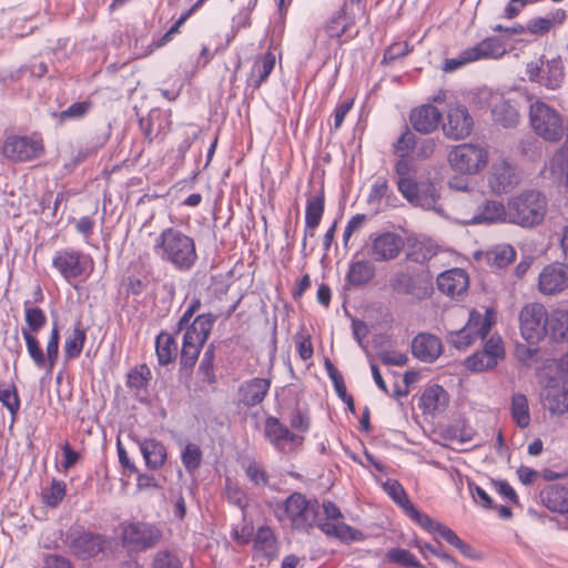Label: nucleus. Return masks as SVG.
<instances>
[{
    "label": "nucleus",
    "instance_id": "f3484780",
    "mask_svg": "<svg viewBox=\"0 0 568 568\" xmlns=\"http://www.w3.org/2000/svg\"><path fill=\"white\" fill-rule=\"evenodd\" d=\"M473 129L474 119L468 109L459 103L450 104L443 123L444 134L452 140H464L471 134Z\"/></svg>",
    "mask_w": 568,
    "mask_h": 568
},
{
    "label": "nucleus",
    "instance_id": "3c124183",
    "mask_svg": "<svg viewBox=\"0 0 568 568\" xmlns=\"http://www.w3.org/2000/svg\"><path fill=\"white\" fill-rule=\"evenodd\" d=\"M484 354L490 361L488 364L497 366L498 362L505 357V346L499 335H491L485 343Z\"/></svg>",
    "mask_w": 568,
    "mask_h": 568
},
{
    "label": "nucleus",
    "instance_id": "0e129e2a",
    "mask_svg": "<svg viewBox=\"0 0 568 568\" xmlns=\"http://www.w3.org/2000/svg\"><path fill=\"white\" fill-rule=\"evenodd\" d=\"M354 100L353 99H345L344 101L339 102L334 110V129L337 130L343 124L345 116L353 108Z\"/></svg>",
    "mask_w": 568,
    "mask_h": 568
},
{
    "label": "nucleus",
    "instance_id": "ddd939ff",
    "mask_svg": "<svg viewBox=\"0 0 568 568\" xmlns=\"http://www.w3.org/2000/svg\"><path fill=\"white\" fill-rule=\"evenodd\" d=\"M520 333L530 345L538 344L547 335L548 313L539 303L527 304L519 314Z\"/></svg>",
    "mask_w": 568,
    "mask_h": 568
},
{
    "label": "nucleus",
    "instance_id": "6ab92c4d",
    "mask_svg": "<svg viewBox=\"0 0 568 568\" xmlns=\"http://www.w3.org/2000/svg\"><path fill=\"white\" fill-rule=\"evenodd\" d=\"M369 255L376 262L395 260L404 247V239L394 232L371 234Z\"/></svg>",
    "mask_w": 568,
    "mask_h": 568
},
{
    "label": "nucleus",
    "instance_id": "f8f14e48",
    "mask_svg": "<svg viewBox=\"0 0 568 568\" xmlns=\"http://www.w3.org/2000/svg\"><path fill=\"white\" fill-rule=\"evenodd\" d=\"M161 538V530L149 523H124L121 531L122 546L130 552L153 548Z\"/></svg>",
    "mask_w": 568,
    "mask_h": 568
},
{
    "label": "nucleus",
    "instance_id": "473e14b6",
    "mask_svg": "<svg viewBox=\"0 0 568 568\" xmlns=\"http://www.w3.org/2000/svg\"><path fill=\"white\" fill-rule=\"evenodd\" d=\"M505 48L496 38H487L471 48L466 49V60L498 59L505 53Z\"/></svg>",
    "mask_w": 568,
    "mask_h": 568
},
{
    "label": "nucleus",
    "instance_id": "c756f323",
    "mask_svg": "<svg viewBox=\"0 0 568 568\" xmlns=\"http://www.w3.org/2000/svg\"><path fill=\"white\" fill-rule=\"evenodd\" d=\"M354 18L347 13L346 3H344L332 17L327 20L324 26V32L331 40H337L338 44H342L339 39L344 36L347 30L353 26Z\"/></svg>",
    "mask_w": 568,
    "mask_h": 568
},
{
    "label": "nucleus",
    "instance_id": "a878e982",
    "mask_svg": "<svg viewBox=\"0 0 568 568\" xmlns=\"http://www.w3.org/2000/svg\"><path fill=\"white\" fill-rule=\"evenodd\" d=\"M410 204L424 210H433L438 215L444 214L440 205H437L438 193L432 182L417 183L416 189L412 190V195L404 196Z\"/></svg>",
    "mask_w": 568,
    "mask_h": 568
},
{
    "label": "nucleus",
    "instance_id": "72a5a7b5",
    "mask_svg": "<svg viewBox=\"0 0 568 568\" xmlns=\"http://www.w3.org/2000/svg\"><path fill=\"white\" fill-rule=\"evenodd\" d=\"M254 555L264 558H274L277 554V540L270 527L262 526L257 529L253 544Z\"/></svg>",
    "mask_w": 568,
    "mask_h": 568
},
{
    "label": "nucleus",
    "instance_id": "a18cd8bd",
    "mask_svg": "<svg viewBox=\"0 0 568 568\" xmlns=\"http://www.w3.org/2000/svg\"><path fill=\"white\" fill-rule=\"evenodd\" d=\"M24 306V321L27 324L26 329L30 334L38 333L47 324L45 313L38 306H30V302L26 301Z\"/></svg>",
    "mask_w": 568,
    "mask_h": 568
},
{
    "label": "nucleus",
    "instance_id": "393cba45",
    "mask_svg": "<svg viewBox=\"0 0 568 568\" xmlns=\"http://www.w3.org/2000/svg\"><path fill=\"white\" fill-rule=\"evenodd\" d=\"M436 282L438 290L448 296L463 294L469 285L468 275L462 268L444 271L437 276Z\"/></svg>",
    "mask_w": 568,
    "mask_h": 568
},
{
    "label": "nucleus",
    "instance_id": "bb28decb",
    "mask_svg": "<svg viewBox=\"0 0 568 568\" xmlns=\"http://www.w3.org/2000/svg\"><path fill=\"white\" fill-rule=\"evenodd\" d=\"M396 174V184L403 196L412 195V190L416 189V166L409 158L398 156L394 165Z\"/></svg>",
    "mask_w": 568,
    "mask_h": 568
},
{
    "label": "nucleus",
    "instance_id": "0eeeda50",
    "mask_svg": "<svg viewBox=\"0 0 568 568\" xmlns=\"http://www.w3.org/2000/svg\"><path fill=\"white\" fill-rule=\"evenodd\" d=\"M390 287L397 294L424 300L433 293V275L427 270L407 267L394 273Z\"/></svg>",
    "mask_w": 568,
    "mask_h": 568
},
{
    "label": "nucleus",
    "instance_id": "6e6552de",
    "mask_svg": "<svg viewBox=\"0 0 568 568\" xmlns=\"http://www.w3.org/2000/svg\"><path fill=\"white\" fill-rule=\"evenodd\" d=\"M529 119L536 134L544 140L556 142L562 138L565 128L560 114L542 101L530 104Z\"/></svg>",
    "mask_w": 568,
    "mask_h": 568
},
{
    "label": "nucleus",
    "instance_id": "4c0bfd02",
    "mask_svg": "<svg viewBox=\"0 0 568 568\" xmlns=\"http://www.w3.org/2000/svg\"><path fill=\"white\" fill-rule=\"evenodd\" d=\"M85 341V329L82 327L81 322H77L64 341L63 351L65 359L70 361L78 358L82 353Z\"/></svg>",
    "mask_w": 568,
    "mask_h": 568
},
{
    "label": "nucleus",
    "instance_id": "5fc2aeb1",
    "mask_svg": "<svg viewBox=\"0 0 568 568\" xmlns=\"http://www.w3.org/2000/svg\"><path fill=\"white\" fill-rule=\"evenodd\" d=\"M0 402L11 414V424H13L16 415L20 409V398L14 385L4 388L0 387Z\"/></svg>",
    "mask_w": 568,
    "mask_h": 568
},
{
    "label": "nucleus",
    "instance_id": "b1692460",
    "mask_svg": "<svg viewBox=\"0 0 568 568\" xmlns=\"http://www.w3.org/2000/svg\"><path fill=\"white\" fill-rule=\"evenodd\" d=\"M471 224L508 223V204L500 201L487 200L481 203L470 220Z\"/></svg>",
    "mask_w": 568,
    "mask_h": 568
},
{
    "label": "nucleus",
    "instance_id": "a211bd4d",
    "mask_svg": "<svg viewBox=\"0 0 568 568\" xmlns=\"http://www.w3.org/2000/svg\"><path fill=\"white\" fill-rule=\"evenodd\" d=\"M541 403L551 414L568 413V382L562 376L549 377L541 392Z\"/></svg>",
    "mask_w": 568,
    "mask_h": 568
},
{
    "label": "nucleus",
    "instance_id": "13d9d810",
    "mask_svg": "<svg viewBox=\"0 0 568 568\" xmlns=\"http://www.w3.org/2000/svg\"><path fill=\"white\" fill-rule=\"evenodd\" d=\"M490 362L484 352H477L473 355L468 356L465 359V367L470 372H483L486 369H491L495 367L494 364H488Z\"/></svg>",
    "mask_w": 568,
    "mask_h": 568
},
{
    "label": "nucleus",
    "instance_id": "58836bf2",
    "mask_svg": "<svg viewBox=\"0 0 568 568\" xmlns=\"http://www.w3.org/2000/svg\"><path fill=\"white\" fill-rule=\"evenodd\" d=\"M375 272L376 270L372 262L361 260L349 264L346 278L353 286H362L374 278Z\"/></svg>",
    "mask_w": 568,
    "mask_h": 568
},
{
    "label": "nucleus",
    "instance_id": "4d7b16f0",
    "mask_svg": "<svg viewBox=\"0 0 568 568\" xmlns=\"http://www.w3.org/2000/svg\"><path fill=\"white\" fill-rule=\"evenodd\" d=\"M292 430L298 435H305L311 427V417L306 412L295 409L288 418Z\"/></svg>",
    "mask_w": 568,
    "mask_h": 568
},
{
    "label": "nucleus",
    "instance_id": "c85d7f7f",
    "mask_svg": "<svg viewBox=\"0 0 568 568\" xmlns=\"http://www.w3.org/2000/svg\"><path fill=\"white\" fill-rule=\"evenodd\" d=\"M448 404V394L440 385H432L427 387L420 398L418 406L424 414L435 415L445 410Z\"/></svg>",
    "mask_w": 568,
    "mask_h": 568
},
{
    "label": "nucleus",
    "instance_id": "9d476101",
    "mask_svg": "<svg viewBox=\"0 0 568 568\" xmlns=\"http://www.w3.org/2000/svg\"><path fill=\"white\" fill-rule=\"evenodd\" d=\"M491 325L493 320L489 310L485 314L473 310L464 327L448 333L447 342L456 349H466L477 339L485 338L490 332Z\"/></svg>",
    "mask_w": 568,
    "mask_h": 568
},
{
    "label": "nucleus",
    "instance_id": "774afa93",
    "mask_svg": "<svg viewBox=\"0 0 568 568\" xmlns=\"http://www.w3.org/2000/svg\"><path fill=\"white\" fill-rule=\"evenodd\" d=\"M538 348L532 346L519 345L516 348V355L519 362L526 366H532L534 358L537 356Z\"/></svg>",
    "mask_w": 568,
    "mask_h": 568
},
{
    "label": "nucleus",
    "instance_id": "2eb2a0df",
    "mask_svg": "<svg viewBox=\"0 0 568 568\" xmlns=\"http://www.w3.org/2000/svg\"><path fill=\"white\" fill-rule=\"evenodd\" d=\"M264 437L281 454H291L302 446L304 436L294 433L277 417L268 416L264 422Z\"/></svg>",
    "mask_w": 568,
    "mask_h": 568
},
{
    "label": "nucleus",
    "instance_id": "c03bdc74",
    "mask_svg": "<svg viewBox=\"0 0 568 568\" xmlns=\"http://www.w3.org/2000/svg\"><path fill=\"white\" fill-rule=\"evenodd\" d=\"M494 121L503 128H514L518 123V112L507 101L496 103L491 110Z\"/></svg>",
    "mask_w": 568,
    "mask_h": 568
},
{
    "label": "nucleus",
    "instance_id": "bf43d9fd",
    "mask_svg": "<svg viewBox=\"0 0 568 568\" xmlns=\"http://www.w3.org/2000/svg\"><path fill=\"white\" fill-rule=\"evenodd\" d=\"M388 192V182L385 178L378 176L375 179L371 186V191L368 194V203L369 204H379L381 200L387 195Z\"/></svg>",
    "mask_w": 568,
    "mask_h": 568
},
{
    "label": "nucleus",
    "instance_id": "f257e3e1",
    "mask_svg": "<svg viewBox=\"0 0 568 568\" xmlns=\"http://www.w3.org/2000/svg\"><path fill=\"white\" fill-rule=\"evenodd\" d=\"M271 507L280 521H288L295 529L317 526L328 538L346 544L365 539L361 530L344 523L341 509L331 500L320 505L318 499H281Z\"/></svg>",
    "mask_w": 568,
    "mask_h": 568
},
{
    "label": "nucleus",
    "instance_id": "680f3d73",
    "mask_svg": "<svg viewBox=\"0 0 568 568\" xmlns=\"http://www.w3.org/2000/svg\"><path fill=\"white\" fill-rule=\"evenodd\" d=\"M153 568H182V564L174 554L161 551L154 558Z\"/></svg>",
    "mask_w": 568,
    "mask_h": 568
},
{
    "label": "nucleus",
    "instance_id": "864d4df0",
    "mask_svg": "<svg viewBox=\"0 0 568 568\" xmlns=\"http://www.w3.org/2000/svg\"><path fill=\"white\" fill-rule=\"evenodd\" d=\"M181 460L189 473L195 471L202 462L201 448L193 443L186 444L181 453Z\"/></svg>",
    "mask_w": 568,
    "mask_h": 568
},
{
    "label": "nucleus",
    "instance_id": "4be33fe9",
    "mask_svg": "<svg viewBox=\"0 0 568 568\" xmlns=\"http://www.w3.org/2000/svg\"><path fill=\"white\" fill-rule=\"evenodd\" d=\"M443 352L442 341L433 334L419 333L413 338L412 353L424 363H433Z\"/></svg>",
    "mask_w": 568,
    "mask_h": 568
},
{
    "label": "nucleus",
    "instance_id": "39448f33",
    "mask_svg": "<svg viewBox=\"0 0 568 568\" xmlns=\"http://www.w3.org/2000/svg\"><path fill=\"white\" fill-rule=\"evenodd\" d=\"M403 513L409 517L416 525L422 527L423 529L436 534L438 537L446 540L450 546L455 547L466 557H471L474 554V549L470 545L463 541L454 530H452L448 526L440 524L434 519H432L428 515L419 511L412 499H394Z\"/></svg>",
    "mask_w": 568,
    "mask_h": 568
},
{
    "label": "nucleus",
    "instance_id": "412c9836",
    "mask_svg": "<svg viewBox=\"0 0 568 568\" xmlns=\"http://www.w3.org/2000/svg\"><path fill=\"white\" fill-rule=\"evenodd\" d=\"M112 540L92 532H82L70 542V549L82 559H88L111 549Z\"/></svg>",
    "mask_w": 568,
    "mask_h": 568
},
{
    "label": "nucleus",
    "instance_id": "7ed1b4c3",
    "mask_svg": "<svg viewBox=\"0 0 568 568\" xmlns=\"http://www.w3.org/2000/svg\"><path fill=\"white\" fill-rule=\"evenodd\" d=\"M508 223L524 229L535 227L544 221L548 201L536 190H526L511 196L508 202Z\"/></svg>",
    "mask_w": 568,
    "mask_h": 568
},
{
    "label": "nucleus",
    "instance_id": "5701e85b",
    "mask_svg": "<svg viewBox=\"0 0 568 568\" xmlns=\"http://www.w3.org/2000/svg\"><path fill=\"white\" fill-rule=\"evenodd\" d=\"M442 118L440 111L432 104H424L412 110L409 114V121L413 128L423 134L434 132L438 128Z\"/></svg>",
    "mask_w": 568,
    "mask_h": 568
},
{
    "label": "nucleus",
    "instance_id": "603ef678",
    "mask_svg": "<svg viewBox=\"0 0 568 568\" xmlns=\"http://www.w3.org/2000/svg\"><path fill=\"white\" fill-rule=\"evenodd\" d=\"M387 559L406 568H423L418 559L407 549L392 548L387 551Z\"/></svg>",
    "mask_w": 568,
    "mask_h": 568
},
{
    "label": "nucleus",
    "instance_id": "49530a36",
    "mask_svg": "<svg viewBox=\"0 0 568 568\" xmlns=\"http://www.w3.org/2000/svg\"><path fill=\"white\" fill-rule=\"evenodd\" d=\"M91 106L92 104L90 101L74 102L71 105H69L65 110L59 113H53V116H55L60 123L80 120L89 113Z\"/></svg>",
    "mask_w": 568,
    "mask_h": 568
},
{
    "label": "nucleus",
    "instance_id": "09e8293b",
    "mask_svg": "<svg viewBox=\"0 0 568 568\" xmlns=\"http://www.w3.org/2000/svg\"><path fill=\"white\" fill-rule=\"evenodd\" d=\"M516 257L515 248L509 244L495 246L489 253L488 258L496 267L503 268L509 265Z\"/></svg>",
    "mask_w": 568,
    "mask_h": 568
},
{
    "label": "nucleus",
    "instance_id": "79ce46f5",
    "mask_svg": "<svg viewBox=\"0 0 568 568\" xmlns=\"http://www.w3.org/2000/svg\"><path fill=\"white\" fill-rule=\"evenodd\" d=\"M437 254V246L429 239H417L408 248L406 258L410 262L424 264Z\"/></svg>",
    "mask_w": 568,
    "mask_h": 568
},
{
    "label": "nucleus",
    "instance_id": "37998d69",
    "mask_svg": "<svg viewBox=\"0 0 568 568\" xmlns=\"http://www.w3.org/2000/svg\"><path fill=\"white\" fill-rule=\"evenodd\" d=\"M510 415L515 424L524 429L530 424V410L526 395L516 393L511 396Z\"/></svg>",
    "mask_w": 568,
    "mask_h": 568
},
{
    "label": "nucleus",
    "instance_id": "de8ad7c7",
    "mask_svg": "<svg viewBox=\"0 0 568 568\" xmlns=\"http://www.w3.org/2000/svg\"><path fill=\"white\" fill-rule=\"evenodd\" d=\"M416 146L417 139L415 133L408 126H405L404 131L393 144V151L397 156L408 158L409 153L414 151Z\"/></svg>",
    "mask_w": 568,
    "mask_h": 568
},
{
    "label": "nucleus",
    "instance_id": "20e7f679",
    "mask_svg": "<svg viewBox=\"0 0 568 568\" xmlns=\"http://www.w3.org/2000/svg\"><path fill=\"white\" fill-rule=\"evenodd\" d=\"M215 321L216 316L211 313L201 314L197 315L186 328L182 338L180 358L182 367L191 368L195 365Z\"/></svg>",
    "mask_w": 568,
    "mask_h": 568
},
{
    "label": "nucleus",
    "instance_id": "cd10ccee",
    "mask_svg": "<svg viewBox=\"0 0 568 568\" xmlns=\"http://www.w3.org/2000/svg\"><path fill=\"white\" fill-rule=\"evenodd\" d=\"M271 381L266 378H252L240 386L241 402L253 407L263 402L268 393Z\"/></svg>",
    "mask_w": 568,
    "mask_h": 568
},
{
    "label": "nucleus",
    "instance_id": "423d86ee",
    "mask_svg": "<svg viewBox=\"0 0 568 568\" xmlns=\"http://www.w3.org/2000/svg\"><path fill=\"white\" fill-rule=\"evenodd\" d=\"M51 265L69 284L80 277H88L94 267L93 260L89 254L72 247L57 251Z\"/></svg>",
    "mask_w": 568,
    "mask_h": 568
},
{
    "label": "nucleus",
    "instance_id": "e433bc0d",
    "mask_svg": "<svg viewBox=\"0 0 568 568\" xmlns=\"http://www.w3.org/2000/svg\"><path fill=\"white\" fill-rule=\"evenodd\" d=\"M155 353L161 366L172 363L178 355V344L173 335L161 332L155 338Z\"/></svg>",
    "mask_w": 568,
    "mask_h": 568
},
{
    "label": "nucleus",
    "instance_id": "c9c22d12",
    "mask_svg": "<svg viewBox=\"0 0 568 568\" xmlns=\"http://www.w3.org/2000/svg\"><path fill=\"white\" fill-rule=\"evenodd\" d=\"M547 335L555 342L568 341V311L556 308L548 314Z\"/></svg>",
    "mask_w": 568,
    "mask_h": 568
},
{
    "label": "nucleus",
    "instance_id": "7c9ffc66",
    "mask_svg": "<svg viewBox=\"0 0 568 568\" xmlns=\"http://www.w3.org/2000/svg\"><path fill=\"white\" fill-rule=\"evenodd\" d=\"M139 448L148 468L155 470L164 465L166 448L161 442L154 438H144L139 442Z\"/></svg>",
    "mask_w": 568,
    "mask_h": 568
},
{
    "label": "nucleus",
    "instance_id": "8fccbe9b",
    "mask_svg": "<svg viewBox=\"0 0 568 568\" xmlns=\"http://www.w3.org/2000/svg\"><path fill=\"white\" fill-rule=\"evenodd\" d=\"M151 379V371L146 364H142L131 369L128 374L126 385L135 390L146 389Z\"/></svg>",
    "mask_w": 568,
    "mask_h": 568
},
{
    "label": "nucleus",
    "instance_id": "2f4dec72",
    "mask_svg": "<svg viewBox=\"0 0 568 568\" xmlns=\"http://www.w3.org/2000/svg\"><path fill=\"white\" fill-rule=\"evenodd\" d=\"M275 67V55L272 52H267L263 55L257 57L251 69V73L247 77V85L253 89H258L263 82H265Z\"/></svg>",
    "mask_w": 568,
    "mask_h": 568
},
{
    "label": "nucleus",
    "instance_id": "f704fd0d",
    "mask_svg": "<svg viewBox=\"0 0 568 568\" xmlns=\"http://www.w3.org/2000/svg\"><path fill=\"white\" fill-rule=\"evenodd\" d=\"M564 64L560 57H555L542 62V74L539 79V84L555 90L560 87L564 81Z\"/></svg>",
    "mask_w": 568,
    "mask_h": 568
},
{
    "label": "nucleus",
    "instance_id": "338daca9",
    "mask_svg": "<svg viewBox=\"0 0 568 568\" xmlns=\"http://www.w3.org/2000/svg\"><path fill=\"white\" fill-rule=\"evenodd\" d=\"M246 475L255 485H266L267 476L265 470L255 462L248 464Z\"/></svg>",
    "mask_w": 568,
    "mask_h": 568
},
{
    "label": "nucleus",
    "instance_id": "ea45409f",
    "mask_svg": "<svg viewBox=\"0 0 568 568\" xmlns=\"http://www.w3.org/2000/svg\"><path fill=\"white\" fill-rule=\"evenodd\" d=\"M325 196L321 189L316 194L307 197L305 207V226L315 230L322 220L324 213Z\"/></svg>",
    "mask_w": 568,
    "mask_h": 568
},
{
    "label": "nucleus",
    "instance_id": "a19ab883",
    "mask_svg": "<svg viewBox=\"0 0 568 568\" xmlns=\"http://www.w3.org/2000/svg\"><path fill=\"white\" fill-rule=\"evenodd\" d=\"M549 172L556 183L568 185V140L550 159Z\"/></svg>",
    "mask_w": 568,
    "mask_h": 568
},
{
    "label": "nucleus",
    "instance_id": "aec40b11",
    "mask_svg": "<svg viewBox=\"0 0 568 568\" xmlns=\"http://www.w3.org/2000/svg\"><path fill=\"white\" fill-rule=\"evenodd\" d=\"M568 287V266L555 262L546 265L538 276V288L544 295H555Z\"/></svg>",
    "mask_w": 568,
    "mask_h": 568
},
{
    "label": "nucleus",
    "instance_id": "f03ea898",
    "mask_svg": "<svg viewBox=\"0 0 568 568\" xmlns=\"http://www.w3.org/2000/svg\"><path fill=\"white\" fill-rule=\"evenodd\" d=\"M153 251L163 263L181 273L190 272L199 260L194 239L175 227H166L158 235Z\"/></svg>",
    "mask_w": 568,
    "mask_h": 568
},
{
    "label": "nucleus",
    "instance_id": "1a4fd4ad",
    "mask_svg": "<svg viewBox=\"0 0 568 568\" xmlns=\"http://www.w3.org/2000/svg\"><path fill=\"white\" fill-rule=\"evenodd\" d=\"M488 151L480 144L462 143L450 149L448 162L452 169L463 174H477L488 163Z\"/></svg>",
    "mask_w": 568,
    "mask_h": 568
},
{
    "label": "nucleus",
    "instance_id": "e2e57ef3",
    "mask_svg": "<svg viewBox=\"0 0 568 568\" xmlns=\"http://www.w3.org/2000/svg\"><path fill=\"white\" fill-rule=\"evenodd\" d=\"M555 22V18L539 17L530 19L527 23V31L531 34L547 33Z\"/></svg>",
    "mask_w": 568,
    "mask_h": 568
},
{
    "label": "nucleus",
    "instance_id": "052dcab7",
    "mask_svg": "<svg viewBox=\"0 0 568 568\" xmlns=\"http://www.w3.org/2000/svg\"><path fill=\"white\" fill-rule=\"evenodd\" d=\"M295 346L300 357L303 361H307L313 356V346L311 342V335L304 332H298L295 335Z\"/></svg>",
    "mask_w": 568,
    "mask_h": 568
},
{
    "label": "nucleus",
    "instance_id": "dca6fc26",
    "mask_svg": "<svg viewBox=\"0 0 568 568\" xmlns=\"http://www.w3.org/2000/svg\"><path fill=\"white\" fill-rule=\"evenodd\" d=\"M487 181L491 192L500 195L514 190L519 184L520 176L516 165L500 158L493 162Z\"/></svg>",
    "mask_w": 568,
    "mask_h": 568
},
{
    "label": "nucleus",
    "instance_id": "69168bd1",
    "mask_svg": "<svg viewBox=\"0 0 568 568\" xmlns=\"http://www.w3.org/2000/svg\"><path fill=\"white\" fill-rule=\"evenodd\" d=\"M365 220V214H356L347 222L343 232V244L345 247L348 246V241L351 240L353 233L363 225Z\"/></svg>",
    "mask_w": 568,
    "mask_h": 568
},
{
    "label": "nucleus",
    "instance_id": "6e6d98bb",
    "mask_svg": "<svg viewBox=\"0 0 568 568\" xmlns=\"http://www.w3.org/2000/svg\"><path fill=\"white\" fill-rule=\"evenodd\" d=\"M199 375L202 376V379L204 382H207L210 384L215 382V375H214V346L210 345L200 362L199 366Z\"/></svg>",
    "mask_w": 568,
    "mask_h": 568
},
{
    "label": "nucleus",
    "instance_id": "4468645a",
    "mask_svg": "<svg viewBox=\"0 0 568 568\" xmlns=\"http://www.w3.org/2000/svg\"><path fill=\"white\" fill-rule=\"evenodd\" d=\"M2 154L11 162H28L44 152L43 141L37 135H9L2 144Z\"/></svg>",
    "mask_w": 568,
    "mask_h": 568
},
{
    "label": "nucleus",
    "instance_id": "9b49d317",
    "mask_svg": "<svg viewBox=\"0 0 568 568\" xmlns=\"http://www.w3.org/2000/svg\"><path fill=\"white\" fill-rule=\"evenodd\" d=\"M22 336L30 358L38 368H44L47 373H51L55 367L59 358L60 332L57 323L53 324L47 343L45 353H43L39 341L30 334L28 329L22 328Z\"/></svg>",
    "mask_w": 568,
    "mask_h": 568
}]
</instances>
